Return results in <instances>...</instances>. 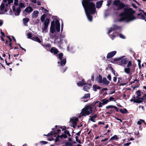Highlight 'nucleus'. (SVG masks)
I'll list each match as a JSON object with an SVG mask.
<instances>
[{"instance_id":"2f4dec72","label":"nucleus","mask_w":146,"mask_h":146,"mask_svg":"<svg viewBox=\"0 0 146 146\" xmlns=\"http://www.w3.org/2000/svg\"><path fill=\"white\" fill-rule=\"evenodd\" d=\"M125 72L127 74L130 73V69L129 68H124Z\"/></svg>"},{"instance_id":"4be33fe9","label":"nucleus","mask_w":146,"mask_h":146,"mask_svg":"<svg viewBox=\"0 0 146 146\" xmlns=\"http://www.w3.org/2000/svg\"><path fill=\"white\" fill-rule=\"evenodd\" d=\"M98 104L97 106L99 108H101L102 107V106L104 105L102 102H100L99 101H97L95 103V105L96 104Z\"/></svg>"},{"instance_id":"c9c22d12","label":"nucleus","mask_w":146,"mask_h":146,"mask_svg":"<svg viewBox=\"0 0 146 146\" xmlns=\"http://www.w3.org/2000/svg\"><path fill=\"white\" fill-rule=\"evenodd\" d=\"M136 94L137 95V96L136 97V98L140 97L141 96V92L140 91V90H137L136 92Z\"/></svg>"},{"instance_id":"72a5a7b5","label":"nucleus","mask_w":146,"mask_h":146,"mask_svg":"<svg viewBox=\"0 0 146 146\" xmlns=\"http://www.w3.org/2000/svg\"><path fill=\"white\" fill-rule=\"evenodd\" d=\"M120 3V2L118 0H115L113 2L114 5L117 6H118V5Z\"/></svg>"},{"instance_id":"58836bf2","label":"nucleus","mask_w":146,"mask_h":146,"mask_svg":"<svg viewBox=\"0 0 146 146\" xmlns=\"http://www.w3.org/2000/svg\"><path fill=\"white\" fill-rule=\"evenodd\" d=\"M27 38H29L31 39H32V35L31 34V33H28L27 34Z\"/></svg>"},{"instance_id":"2eb2a0df","label":"nucleus","mask_w":146,"mask_h":146,"mask_svg":"<svg viewBox=\"0 0 146 146\" xmlns=\"http://www.w3.org/2000/svg\"><path fill=\"white\" fill-rule=\"evenodd\" d=\"M114 108L115 109H116V110L117 111H118V110L116 106H114L113 105H109V106H107L106 107V108L107 110H108L110 108Z\"/></svg>"},{"instance_id":"f03ea898","label":"nucleus","mask_w":146,"mask_h":146,"mask_svg":"<svg viewBox=\"0 0 146 146\" xmlns=\"http://www.w3.org/2000/svg\"><path fill=\"white\" fill-rule=\"evenodd\" d=\"M3 4L7 7V9H9L11 5H13L12 7L13 12L10 11L9 14L11 15L14 14L16 16L19 15L21 12L20 8L18 7V5L17 0H6L4 1Z\"/></svg>"},{"instance_id":"864d4df0","label":"nucleus","mask_w":146,"mask_h":146,"mask_svg":"<svg viewBox=\"0 0 146 146\" xmlns=\"http://www.w3.org/2000/svg\"><path fill=\"white\" fill-rule=\"evenodd\" d=\"M113 99H114V98H113L112 97H110L109 98V101H111L113 100Z\"/></svg>"},{"instance_id":"052dcab7","label":"nucleus","mask_w":146,"mask_h":146,"mask_svg":"<svg viewBox=\"0 0 146 146\" xmlns=\"http://www.w3.org/2000/svg\"><path fill=\"white\" fill-rule=\"evenodd\" d=\"M1 34L2 36H5V35L4 33H3L2 32H1Z\"/></svg>"},{"instance_id":"ddd939ff","label":"nucleus","mask_w":146,"mask_h":146,"mask_svg":"<svg viewBox=\"0 0 146 146\" xmlns=\"http://www.w3.org/2000/svg\"><path fill=\"white\" fill-rule=\"evenodd\" d=\"M67 137V136L65 134H62L60 136H58L56 138L55 140V142H57L58 141H59L60 139L62 138H66Z\"/></svg>"},{"instance_id":"bb28decb","label":"nucleus","mask_w":146,"mask_h":146,"mask_svg":"<svg viewBox=\"0 0 146 146\" xmlns=\"http://www.w3.org/2000/svg\"><path fill=\"white\" fill-rule=\"evenodd\" d=\"M49 19H47L45 20L44 23V25H46L48 26V24L49 23Z\"/></svg>"},{"instance_id":"774afa93","label":"nucleus","mask_w":146,"mask_h":146,"mask_svg":"<svg viewBox=\"0 0 146 146\" xmlns=\"http://www.w3.org/2000/svg\"><path fill=\"white\" fill-rule=\"evenodd\" d=\"M106 113L109 114H112V112L111 111H109L108 112H106Z\"/></svg>"},{"instance_id":"603ef678","label":"nucleus","mask_w":146,"mask_h":146,"mask_svg":"<svg viewBox=\"0 0 146 146\" xmlns=\"http://www.w3.org/2000/svg\"><path fill=\"white\" fill-rule=\"evenodd\" d=\"M113 80L114 82H116L117 80V77L116 76H115L113 77Z\"/></svg>"},{"instance_id":"680f3d73","label":"nucleus","mask_w":146,"mask_h":146,"mask_svg":"<svg viewBox=\"0 0 146 146\" xmlns=\"http://www.w3.org/2000/svg\"><path fill=\"white\" fill-rule=\"evenodd\" d=\"M76 141L78 142V143H81V141H80V139H78V140H76Z\"/></svg>"},{"instance_id":"e2e57ef3","label":"nucleus","mask_w":146,"mask_h":146,"mask_svg":"<svg viewBox=\"0 0 146 146\" xmlns=\"http://www.w3.org/2000/svg\"><path fill=\"white\" fill-rule=\"evenodd\" d=\"M110 1H108V3L107 4V5L108 6H109L110 5Z\"/></svg>"},{"instance_id":"de8ad7c7","label":"nucleus","mask_w":146,"mask_h":146,"mask_svg":"<svg viewBox=\"0 0 146 146\" xmlns=\"http://www.w3.org/2000/svg\"><path fill=\"white\" fill-rule=\"evenodd\" d=\"M108 79L110 80H111V77L110 75H108L107 77Z\"/></svg>"},{"instance_id":"a19ab883","label":"nucleus","mask_w":146,"mask_h":146,"mask_svg":"<svg viewBox=\"0 0 146 146\" xmlns=\"http://www.w3.org/2000/svg\"><path fill=\"white\" fill-rule=\"evenodd\" d=\"M64 132L65 133V134L66 136H67L66 134L68 135V136H71L68 131L67 130H66V131H64Z\"/></svg>"},{"instance_id":"c03bdc74","label":"nucleus","mask_w":146,"mask_h":146,"mask_svg":"<svg viewBox=\"0 0 146 146\" xmlns=\"http://www.w3.org/2000/svg\"><path fill=\"white\" fill-rule=\"evenodd\" d=\"M112 71L115 76H118V74H117V73H115V71L113 69L112 70Z\"/></svg>"},{"instance_id":"393cba45","label":"nucleus","mask_w":146,"mask_h":146,"mask_svg":"<svg viewBox=\"0 0 146 146\" xmlns=\"http://www.w3.org/2000/svg\"><path fill=\"white\" fill-rule=\"evenodd\" d=\"M91 86V84L88 85H86L85 86H84L83 88V90L86 91H88V90H89L90 89V87L89 86Z\"/></svg>"},{"instance_id":"49530a36","label":"nucleus","mask_w":146,"mask_h":146,"mask_svg":"<svg viewBox=\"0 0 146 146\" xmlns=\"http://www.w3.org/2000/svg\"><path fill=\"white\" fill-rule=\"evenodd\" d=\"M20 7H25L24 4L23 3H21L19 4Z\"/></svg>"},{"instance_id":"e433bc0d","label":"nucleus","mask_w":146,"mask_h":146,"mask_svg":"<svg viewBox=\"0 0 146 146\" xmlns=\"http://www.w3.org/2000/svg\"><path fill=\"white\" fill-rule=\"evenodd\" d=\"M117 7L119 9H121L123 7V5L122 3H120L119 4Z\"/></svg>"},{"instance_id":"5701e85b","label":"nucleus","mask_w":146,"mask_h":146,"mask_svg":"<svg viewBox=\"0 0 146 146\" xmlns=\"http://www.w3.org/2000/svg\"><path fill=\"white\" fill-rule=\"evenodd\" d=\"M97 115L96 114H95L93 116L90 117V120L93 122H95V118L97 117Z\"/></svg>"},{"instance_id":"338daca9","label":"nucleus","mask_w":146,"mask_h":146,"mask_svg":"<svg viewBox=\"0 0 146 146\" xmlns=\"http://www.w3.org/2000/svg\"><path fill=\"white\" fill-rule=\"evenodd\" d=\"M3 24V21H1L0 20V26H1Z\"/></svg>"},{"instance_id":"6e6d98bb","label":"nucleus","mask_w":146,"mask_h":146,"mask_svg":"<svg viewBox=\"0 0 146 146\" xmlns=\"http://www.w3.org/2000/svg\"><path fill=\"white\" fill-rule=\"evenodd\" d=\"M141 123L140 120L137 121V124L138 125H141Z\"/></svg>"},{"instance_id":"c85d7f7f","label":"nucleus","mask_w":146,"mask_h":146,"mask_svg":"<svg viewBox=\"0 0 146 146\" xmlns=\"http://www.w3.org/2000/svg\"><path fill=\"white\" fill-rule=\"evenodd\" d=\"M86 84V83H84V80H82V82H79L77 83V85L79 86H83Z\"/></svg>"},{"instance_id":"0eeeda50","label":"nucleus","mask_w":146,"mask_h":146,"mask_svg":"<svg viewBox=\"0 0 146 146\" xmlns=\"http://www.w3.org/2000/svg\"><path fill=\"white\" fill-rule=\"evenodd\" d=\"M9 9H7V7L4 4H2L0 6V14L5 13Z\"/></svg>"},{"instance_id":"a211bd4d","label":"nucleus","mask_w":146,"mask_h":146,"mask_svg":"<svg viewBox=\"0 0 146 146\" xmlns=\"http://www.w3.org/2000/svg\"><path fill=\"white\" fill-rule=\"evenodd\" d=\"M39 12L37 11H34L32 13V16L34 18H36L38 16Z\"/></svg>"},{"instance_id":"4d7b16f0","label":"nucleus","mask_w":146,"mask_h":146,"mask_svg":"<svg viewBox=\"0 0 146 146\" xmlns=\"http://www.w3.org/2000/svg\"><path fill=\"white\" fill-rule=\"evenodd\" d=\"M40 9H41V10H42L43 11H44V10L45 11H48L45 9H44V8L43 7H41L40 8Z\"/></svg>"},{"instance_id":"f8f14e48","label":"nucleus","mask_w":146,"mask_h":146,"mask_svg":"<svg viewBox=\"0 0 146 146\" xmlns=\"http://www.w3.org/2000/svg\"><path fill=\"white\" fill-rule=\"evenodd\" d=\"M116 53V51H113L109 53L107 56V58H110L114 56Z\"/></svg>"},{"instance_id":"b1692460","label":"nucleus","mask_w":146,"mask_h":146,"mask_svg":"<svg viewBox=\"0 0 146 146\" xmlns=\"http://www.w3.org/2000/svg\"><path fill=\"white\" fill-rule=\"evenodd\" d=\"M101 102H102L103 104L104 105L107 104L109 102V100L106 98H105L102 100Z\"/></svg>"},{"instance_id":"c756f323","label":"nucleus","mask_w":146,"mask_h":146,"mask_svg":"<svg viewBox=\"0 0 146 146\" xmlns=\"http://www.w3.org/2000/svg\"><path fill=\"white\" fill-rule=\"evenodd\" d=\"M66 60L65 58L63 59L62 60H61V65L64 66L66 63Z\"/></svg>"},{"instance_id":"5fc2aeb1","label":"nucleus","mask_w":146,"mask_h":146,"mask_svg":"<svg viewBox=\"0 0 146 146\" xmlns=\"http://www.w3.org/2000/svg\"><path fill=\"white\" fill-rule=\"evenodd\" d=\"M131 142L128 143H127L125 144L124 145L127 146L129 145H130L131 144Z\"/></svg>"},{"instance_id":"a18cd8bd","label":"nucleus","mask_w":146,"mask_h":146,"mask_svg":"<svg viewBox=\"0 0 146 146\" xmlns=\"http://www.w3.org/2000/svg\"><path fill=\"white\" fill-rule=\"evenodd\" d=\"M66 146H72V144L70 143H67L66 144Z\"/></svg>"},{"instance_id":"a878e982","label":"nucleus","mask_w":146,"mask_h":146,"mask_svg":"<svg viewBox=\"0 0 146 146\" xmlns=\"http://www.w3.org/2000/svg\"><path fill=\"white\" fill-rule=\"evenodd\" d=\"M119 111L120 112L123 114L127 112V111L125 108H124L123 109H120Z\"/></svg>"},{"instance_id":"412c9836","label":"nucleus","mask_w":146,"mask_h":146,"mask_svg":"<svg viewBox=\"0 0 146 146\" xmlns=\"http://www.w3.org/2000/svg\"><path fill=\"white\" fill-rule=\"evenodd\" d=\"M93 88L94 91H96L97 90L100 89L101 88V87L100 86L96 85H94L93 86Z\"/></svg>"},{"instance_id":"6e6552de","label":"nucleus","mask_w":146,"mask_h":146,"mask_svg":"<svg viewBox=\"0 0 146 146\" xmlns=\"http://www.w3.org/2000/svg\"><path fill=\"white\" fill-rule=\"evenodd\" d=\"M70 122L71 124V126L73 127H75L77 125V123L78 121V119L77 117H73L70 118Z\"/></svg>"},{"instance_id":"dca6fc26","label":"nucleus","mask_w":146,"mask_h":146,"mask_svg":"<svg viewBox=\"0 0 146 146\" xmlns=\"http://www.w3.org/2000/svg\"><path fill=\"white\" fill-rule=\"evenodd\" d=\"M113 28H110L109 29V32L108 34H109L111 31H113L114 30H116L120 28L119 27H117L115 25L113 26Z\"/></svg>"},{"instance_id":"13d9d810","label":"nucleus","mask_w":146,"mask_h":146,"mask_svg":"<svg viewBox=\"0 0 146 146\" xmlns=\"http://www.w3.org/2000/svg\"><path fill=\"white\" fill-rule=\"evenodd\" d=\"M108 140V139L107 138H105V139H102L101 140V141H102V142H104V141H106L107 140Z\"/></svg>"},{"instance_id":"37998d69","label":"nucleus","mask_w":146,"mask_h":146,"mask_svg":"<svg viewBox=\"0 0 146 146\" xmlns=\"http://www.w3.org/2000/svg\"><path fill=\"white\" fill-rule=\"evenodd\" d=\"M48 27V26H46V25H44V27L42 31H46L47 30V28Z\"/></svg>"},{"instance_id":"1a4fd4ad","label":"nucleus","mask_w":146,"mask_h":146,"mask_svg":"<svg viewBox=\"0 0 146 146\" xmlns=\"http://www.w3.org/2000/svg\"><path fill=\"white\" fill-rule=\"evenodd\" d=\"M33 10V9L31 7H28L25 9L24 13H25V15H27L31 12Z\"/></svg>"},{"instance_id":"4c0bfd02","label":"nucleus","mask_w":146,"mask_h":146,"mask_svg":"<svg viewBox=\"0 0 146 146\" xmlns=\"http://www.w3.org/2000/svg\"><path fill=\"white\" fill-rule=\"evenodd\" d=\"M98 82L100 83H102L103 82V80H102V77L101 76H100L99 77V80Z\"/></svg>"},{"instance_id":"0e129e2a","label":"nucleus","mask_w":146,"mask_h":146,"mask_svg":"<svg viewBox=\"0 0 146 146\" xmlns=\"http://www.w3.org/2000/svg\"><path fill=\"white\" fill-rule=\"evenodd\" d=\"M115 93V91H113L112 92H111L109 94H112L113 93Z\"/></svg>"},{"instance_id":"473e14b6","label":"nucleus","mask_w":146,"mask_h":146,"mask_svg":"<svg viewBox=\"0 0 146 146\" xmlns=\"http://www.w3.org/2000/svg\"><path fill=\"white\" fill-rule=\"evenodd\" d=\"M46 15L45 14H43L41 17L40 18L41 21L42 22H44V20L46 17Z\"/></svg>"},{"instance_id":"9d476101","label":"nucleus","mask_w":146,"mask_h":146,"mask_svg":"<svg viewBox=\"0 0 146 146\" xmlns=\"http://www.w3.org/2000/svg\"><path fill=\"white\" fill-rule=\"evenodd\" d=\"M138 16L140 19L145 20L146 19V13L142 12V13L137 14Z\"/></svg>"},{"instance_id":"79ce46f5","label":"nucleus","mask_w":146,"mask_h":146,"mask_svg":"<svg viewBox=\"0 0 146 146\" xmlns=\"http://www.w3.org/2000/svg\"><path fill=\"white\" fill-rule=\"evenodd\" d=\"M132 65V63L130 61H129L127 63V68H129Z\"/></svg>"},{"instance_id":"8fccbe9b","label":"nucleus","mask_w":146,"mask_h":146,"mask_svg":"<svg viewBox=\"0 0 146 146\" xmlns=\"http://www.w3.org/2000/svg\"><path fill=\"white\" fill-rule=\"evenodd\" d=\"M119 37L121 38H122L123 39L125 38V36L123 35H122L121 34H119Z\"/></svg>"},{"instance_id":"20e7f679","label":"nucleus","mask_w":146,"mask_h":146,"mask_svg":"<svg viewBox=\"0 0 146 146\" xmlns=\"http://www.w3.org/2000/svg\"><path fill=\"white\" fill-rule=\"evenodd\" d=\"M60 27V24L59 22V21L57 20L55 22L54 21H52L51 23L50 29V32L53 34L55 31V29L57 31H59Z\"/></svg>"},{"instance_id":"cd10ccee","label":"nucleus","mask_w":146,"mask_h":146,"mask_svg":"<svg viewBox=\"0 0 146 146\" xmlns=\"http://www.w3.org/2000/svg\"><path fill=\"white\" fill-rule=\"evenodd\" d=\"M90 94H86L84 95L82 97V99H86L89 98H90Z\"/></svg>"},{"instance_id":"7c9ffc66","label":"nucleus","mask_w":146,"mask_h":146,"mask_svg":"<svg viewBox=\"0 0 146 146\" xmlns=\"http://www.w3.org/2000/svg\"><path fill=\"white\" fill-rule=\"evenodd\" d=\"M119 138L117 137L116 135H114L110 139V140L111 141L112 140H117Z\"/></svg>"},{"instance_id":"9b49d317","label":"nucleus","mask_w":146,"mask_h":146,"mask_svg":"<svg viewBox=\"0 0 146 146\" xmlns=\"http://www.w3.org/2000/svg\"><path fill=\"white\" fill-rule=\"evenodd\" d=\"M133 102L135 103H140L143 101V99L139 97H137L135 98V96H133Z\"/></svg>"},{"instance_id":"4468645a","label":"nucleus","mask_w":146,"mask_h":146,"mask_svg":"<svg viewBox=\"0 0 146 146\" xmlns=\"http://www.w3.org/2000/svg\"><path fill=\"white\" fill-rule=\"evenodd\" d=\"M50 51L51 53H54V54H57L58 52V49L55 48H51L50 50Z\"/></svg>"},{"instance_id":"bf43d9fd","label":"nucleus","mask_w":146,"mask_h":146,"mask_svg":"<svg viewBox=\"0 0 146 146\" xmlns=\"http://www.w3.org/2000/svg\"><path fill=\"white\" fill-rule=\"evenodd\" d=\"M101 124H104V122H98V124L100 125Z\"/></svg>"},{"instance_id":"3c124183","label":"nucleus","mask_w":146,"mask_h":146,"mask_svg":"<svg viewBox=\"0 0 146 146\" xmlns=\"http://www.w3.org/2000/svg\"><path fill=\"white\" fill-rule=\"evenodd\" d=\"M61 131V130L59 129H58L55 132V133L56 134H58Z\"/></svg>"},{"instance_id":"aec40b11","label":"nucleus","mask_w":146,"mask_h":146,"mask_svg":"<svg viewBox=\"0 0 146 146\" xmlns=\"http://www.w3.org/2000/svg\"><path fill=\"white\" fill-rule=\"evenodd\" d=\"M110 82L107 80L106 78H104L103 79L102 83L104 84L108 85L109 84Z\"/></svg>"},{"instance_id":"f704fd0d","label":"nucleus","mask_w":146,"mask_h":146,"mask_svg":"<svg viewBox=\"0 0 146 146\" xmlns=\"http://www.w3.org/2000/svg\"><path fill=\"white\" fill-rule=\"evenodd\" d=\"M29 20V19L28 18H25L23 19V23L25 25L27 23Z\"/></svg>"},{"instance_id":"7ed1b4c3","label":"nucleus","mask_w":146,"mask_h":146,"mask_svg":"<svg viewBox=\"0 0 146 146\" xmlns=\"http://www.w3.org/2000/svg\"><path fill=\"white\" fill-rule=\"evenodd\" d=\"M134 13V11L131 9L125 11L124 12L120 15L121 18L119 21L121 22L124 21L128 22L135 19L136 18L133 15Z\"/></svg>"},{"instance_id":"ea45409f","label":"nucleus","mask_w":146,"mask_h":146,"mask_svg":"<svg viewBox=\"0 0 146 146\" xmlns=\"http://www.w3.org/2000/svg\"><path fill=\"white\" fill-rule=\"evenodd\" d=\"M58 57L60 60H61L62 57L63 56V54L62 53H59L58 55Z\"/></svg>"},{"instance_id":"09e8293b","label":"nucleus","mask_w":146,"mask_h":146,"mask_svg":"<svg viewBox=\"0 0 146 146\" xmlns=\"http://www.w3.org/2000/svg\"><path fill=\"white\" fill-rule=\"evenodd\" d=\"M47 142L45 141H40V143L43 144H45L47 143Z\"/></svg>"},{"instance_id":"f3484780","label":"nucleus","mask_w":146,"mask_h":146,"mask_svg":"<svg viewBox=\"0 0 146 146\" xmlns=\"http://www.w3.org/2000/svg\"><path fill=\"white\" fill-rule=\"evenodd\" d=\"M102 1H98L96 3V8H100L102 4Z\"/></svg>"},{"instance_id":"423d86ee","label":"nucleus","mask_w":146,"mask_h":146,"mask_svg":"<svg viewBox=\"0 0 146 146\" xmlns=\"http://www.w3.org/2000/svg\"><path fill=\"white\" fill-rule=\"evenodd\" d=\"M114 61L117 62V63L120 65L125 64L127 62V59L125 58L121 57L114 59Z\"/></svg>"},{"instance_id":"6ab92c4d","label":"nucleus","mask_w":146,"mask_h":146,"mask_svg":"<svg viewBox=\"0 0 146 146\" xmlns=\"http://www.w3.org/2000/svg\"><path fill=\"white\" fill-rule=\"evenodd\" d=\"M32 40L36 41H37L39 43L41 42L40 39L37 36L32 37Z\"/></svg>"},{"instance_id":"69168bd1","label":"nucleus","mask_w":146,"mask_h":146,"mask_svg":"<svg viewBox=\"0 0 146 146\" xmlns=\"http://www.w3.org/2000/svg\"><path fill=\"white\" fill-rule=\"evenodd\" d=\"M34 3H36L37 2V0H31Z\"/></svg>"},{"instance_id":"f257e3e1","label":"nucleus","mask_w":146,"mask_h":146,"mask_svg":"<svg viewBox=\"0 0 146 146\" xmlns=\"http://www.w3.org/2000/svg\"><path fill=\"white\" fill-rule=\"evenodd\" d=\"M82 3L88 19L91 21L92 17L90 13L93 14L96 12L95 4L90 0H82Z\"/></svg>"},{"instance_id":"39448f33","label":"nucleus","mask_w":146,"mask_h":146,"mask_svg":"<svg viewBox=\"0 0 146 146\" xmlns=\"http://www.w3.org/2000/svg\"><path fill=\"white\" fill-rule=\"evenodd\" d=\"M92 111V108L89 106H87L82 110L80 114L82 116H85L89 115Z\"/></svg>"}]
</instances>
